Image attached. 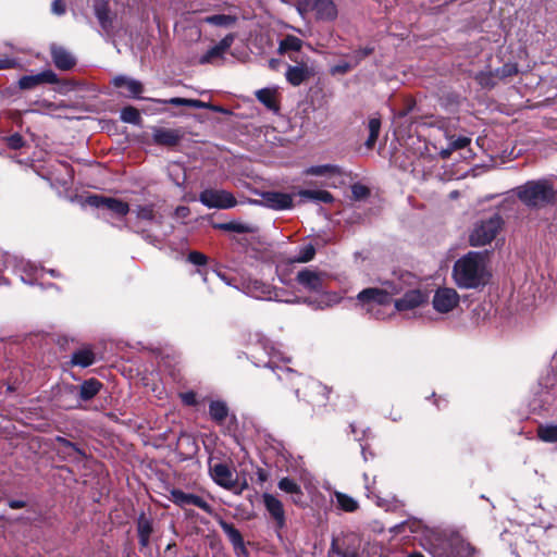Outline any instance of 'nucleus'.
<instances>
[{
    "label": "nucleus",
    "mask_w": 557,
    "mask_h": 557,
    "mask_svg": "<svg viewBox=\"0 0 557 557\" xmlns=\"http://www.w3.org/2000/svg\"><path fill=\"white\" fill-rule=\"evenodd\" d=\"M451 277L459 288L478 289L485 286L491 278L486 256L482 252L469 251L456 260Z\"/></svg>",
    "instance_id": "nucleus-1"
},
{
    "label": "nucleus",
    "mask_w": 557,
    "mask_h": 557,
    "mask_svg": "<svg viewBox=\"0 0 557 557\" xmlns=\"http://www.w3.org/2000/svg\"><path fill=\"white\" fill-rule=\"evenodd\" d=\"M400 281L401 280H391L384 282L381 287H370L361 290L357 295V305L364 312L380 318L379 311H374L375 307L388 305L393 296L401 294L404 287Z\"/></svg>",
    "instance_id": "nucleus-2"
},
{
    "label": "nucleus",
    "mask_w": 557,
    "mask_h": 557,
    "mask_svg": "<svg viewBox=\"0 0 557 557\" xmlns=\"http://www.w3.org/2000/svg\"><path fill=\"white\" fill-rule=\"evenodd\" d=\"M280 380H287L290 381L293 386H296L295 393L297 397H300V388L298 387L299 384L305 385V391L302 393L304 398H306L308 401L323 405L326 400V386L322 385L320 382L308 379L302 376L301 374L295 373L292 369L286 368L284 370H281V373L277 374Z\"/></svg>",
    "instance_id": "nucleus-3"
},
{
    "label": "nucleus",
    "mask_w": 557,
    "mask_h": 557,
    "mask_svg": "<svg viewBox=\"0 0 557 557\" xmlns=\"http://www.w3.org/2000/svg\"><path fill=\"white\" fill-rule=\"evenodd\" d=\"M518 198L528 207H541L550 202L555 191L547 181H529L516 188Z\"/></svg>",
    "instance_id": "nucleus-4"
},
{
    "label": "nucleus",
    "mask_w": 557,
    "mask_h": 557,
    "mask_svg": "<svg viewBox=\"0 0 557 557\" xmlns=\"http://www.w3.org/2000/svg\"><path fill=\"white\" fill-rule=\"evenodd\" d=\"M504 221L499 214L476 222L470 233L469 242L473 247L491 244L502 230Z\"/></svg>",
    "instance_id": "nucleus-5"
},
{
    "label": "nucleus",
    "mask_w": 557,
    "mask_h": 557,
    "mask_svg": "<svg viewBox=\"0 0 557 557\" xmlns=\"http://www.w3.org/2000/svg\"><path fill=\"white\" fill-rule=\"evenodd\" d=\"M0 264L3 270L13 268L15 272L21 273V280L29 285H34L45 272L44 268H38L35 263L8 252L0 256Z\"/></svg>",
    "instance_id": "nucleus-6"
},
{
    "label": "nucleus",
    "mask_w": 557,
    "mask_h": 557,
    "mask_svg": "<svg viewBox=\"0 0 557 557\" xmlns=\"http://www.w3.org/2000/svg\"><path fill=\"white\" fill-rule=\"evenodd\" d=\"M298 11L301 15L312 12L315 20L321 22H333L338 15L333 0H298Z\"/></svg>",
    "instance_id": "nucleus-7"
},
{
    "label": "nucleus",
    "mask_w": 557,
    "mask_h": 557,
    "mask_svg": "<svg viewBox=\"0 0 557 557\" xmlns=\"http://www.w3.org/2000/svg\"><path fill=\"white\" fill-rule=\"evenodd\" d=\"M246 295L261 300H275L284 302H296L297 300L282 299L277 289L270 284L257 278L243 280L240 287Z\"/></svg>",
    "instance_id": "nucleus-8"
},
{
    "label": "nucleus",
    "mask_w": 557,
    "mask_h": 557,
    "mask_svg": "<svg viewBox=\"0 0 557 557\" xmlns=\"http://www.w3.org/2000/svg\"><path fill=\"white\" fill-rule=\"evenodd\" d=\"M199 201L209 209L226 210L234 208L237 200L224 189L207 188L199 194Z\"/></svg>",
    "instance_id": "nucleus-9"
},
{
    "label": "nucleus",
    "mask_w": 557,
    "mask_h": 557,
    "mask_svg": "<svg viewBox=\"0 0 557 557\" xmlns=\"http://www.w3.org/2000/svg\"><path fill=\"white\" fill-rule=\"evenodd\" d=\"M460 302V296L453 287H438L433 295V309L442 314L453 312Z\"/></svg>",
    "instance_id": "nucleus-10"
},
{
    "label": "nucleus",
    "mask_w": 557,
    "mask_h": 557,
    "mask_svg": "<svg viewBox=\"0 0 557 557\" xmlns=\"http://www.w3.org/2000/svg\"><path fill=\"white\" fill-rule=\"evenodd\" d=\"M410 277L411 276L409 274H407V275L396 278V280H401L400 284L404 287V290L401 292V293H404V296L395 301V308L398 311L412 310L426 301L425 295L421 290H419L417 288H410V289L406 288V286H405L406 280L410 278Z\"/></svg>",
    "instance_id": "nucleus-11"
},
{
    "label": "nucleus",
    "mask_w": 557,
    "mask_h": 557,
    "mask_svg": "<svg viewBox=\"0 0 557 557\" xmlns=\"http://www.w3.org/2000/svg\"><path fill=\"white\" fill-rule=\"evenodd\" d=\"M209 473L211 479L219 486L228 490L235 491L237 487V474L236 472L228 467L226 463L216 462L209 467Z\"/></svg>",
    "instance_id": "nucleus-12"
},
{
    "label": "nucleus",
    "mask_w": 557,
    "mask_h": 557,
    "mask_svg": "<svg viewBox=\"0 0 557 557\" xmlns=\"http://www.w3.org/2000/svg\"><path fill=\"white\" fill-rule=\"evenodd\" d=\"M102 384L96 379L86 380L78 387L74 385L66 386L64 392L76 399V404L70 405L69 407H77L79 400H90L99 393Z\"/></svg>",
    "instance_id": "nucleus-13"
},
{
    "label": "nucleus",
    "mask_w": 557,
    "mask_h": 557,
    "mask_svg": "<svg viewBox=\"0 0 557 557\" xmlns=\"http://www.w3.org/2000/svg\"><path fill=\"white\" fill-rule=\"evenodd\" d=\"M446 557H479V553L459 533H453L446 542Z\"/></svg>",
    "instance_id": "nucleus-14"
},
{
    "label": "nucleus",
    "mask_w": 557,
    "mask_h": 557,
    "mask_svg": "<svg viewBox=\"0 0 557 557\" xmlns=\"http://www.w3.org/2000/svg\"><path fill=\"white\" fill-rule=\"evenodd\" d=\"M86 203L98 209H107L117 216H124L129 211V206L119 199L91 195L86 198Z\"/></svg>",
    "instance_id": "nucleus-15"
},
{
    "label": "nucleus",
    "mask_w": 557,
    "mask_h": 557,
    "mask_svg": "<svg viewBox=\"0 0 557 557\" xmlns=\"http://www.w3.org/2000/svg\"><path fill=\"white\" fill-rule=\"evenodd\" d=\"M315 75L313 62H300L288 65L285 72L286 81L293 86H299Z\"/></svg>",
    "instance_id": "nucleus-16"
},
{
    "label": "nucleus",
    "mask_w": 557,
    "mask_h": 557,
    "mask_svg": "<svg viewBox=\"0 0 557 557\" xmlns=\"http://www.w3.org/2000/svg\"><path fill=\"white\" fill-rule=\"evenodd\" d=\"M171 496L172 500L181 507L193 505L208 513L212 512V507L202 497L195 494L185 493L181 490H173L171 492Z\"/></svg>",
    "instance_id": "nucleus-17"
},
{
    "label": "nucleus",
    "mask_w": 557,
    "mask_h": 557,
    "mask_svg": "<svg viewBox=\"0 0 557 557\" xmlns=\"http://www.w3.org/2000/svg\"><path fill=\"white\" fill-rule=\"evenodd\" d=\"M184 133L178 128L153 127L152 140L160 146L172 147L177 145Z\"/></svg>",
    "instance_id": "nucleus-18"
},
{
    "label": "nucleus",
    "mask_w": 557,
    "mask_h": 557,
    "mask_svg": "<svg viewBox=\"0 0 557 557\" xmlns=\"http://www.w3.org/2000/svg\"><path fill=\"white\" fill-rule=\"evenodd\" d=\"M58 77L51 70L42 71L35 75H25L18 79V87L21 89H33L42 84H55Z\"/></svg>",
    "instance_id": "nucleus-19"
},
{
    "label": "nucleus",
    "mask_w": 557,
    "mask_h": 557,
    "mask_svg": "<svg viewBox=\"0 0 557 557\" xmlns=\"http://www.w3.org/2000/svg\"><path fill=\"white\" fill-rule=\"evenodd\" d=\"M262 500L267 511L276 522V525L278 528H283L286 521L283 503L276 496L270 493H264L262 495Z\"/></svg>",
    "instance_id": "nucleus-20"
},
{
    "label": "nucleus",
    "mask_w": 557,
    "mask_h": 557,
    "mask_svg": "<svg viewBox=\"0 0 557 557\" xmlns=\"http://www.w3.org/2000/svg\"><path fill=\"white\" fill-rule=\"evenodd\" d=\"M262 200L268 208L274 210H286L293 207V195L280 191H267Z\"/></svg>",
    "instance_id": "nucleus-21"
},
{
    "label": "nucleus",
    "mask_w": 557,
    "mask_h": 557,
    "mask_svg": "<svg viewBox=\"0 0 557 557\" xmlns=\"http://www.w3.org/2000/svg\"><path fill=\"white\" fill-rule=\"evenodd\" d=\"M277 487L285 494H288L290 496L292 503H294L296 506H305L304 492L300 485L294 479L288 476L282 478L277 482Z\"/></svg>",
    "instance_id": "nucleus-22"
},
{
    "label": "nucleus",
    "mask_w": 557,
    "mask_h": 557,
    "mask_svg": "<svg viewBox=\"0 0 557 557\" xmlns=\"http://www.w3.org/2000/svg\"><path fill=\"white\" fill-rule=\"evenodd\" d=\"M297 282L310 292H320L323 288L324 277L321 273L302 270L297 274Z\"/></svg>",
    "instance_id": "nucleus-23"
},
{
    "label": "nucleus",
    "mask_w": 557,
    "mask_h": 557,
    "mask_svg": "<svg viewBox=\"0 0 557 557\" xmlns=\"http://www.w3.org/2000/svg\"><path fill=\"white\" fill-rule=\"evenodd\" d=\"M343 296L335 292H324L318 298H306L304 301L314 309H325L338 305Z\"/></svg>",
    "instance_id": "nucleus-24"
},
{
    "label": "nucleus",
    "mask_w": 557,
    "mask_h": 557,
    "mask_svg": "<svg viewBox=\"0 0 557 557\" xmlns=\"http://www.w3.org/2000/svg\"><path fill=\"white\" fill-rule=\"evenodd\" d=\"M51 55L55 66L60 70H70L75 64L74 57L62 47L52 46Z\"/></svg>",
    "instance_id": "nucleus-25"
},
{
    "label": "nucleus",
    "mask_w": 557,
    "mask_h": 557,
    "mask_svg": "<svg viewBox=\"0 0 557 557\" xmlns=\"http://www.w3.org/2000/svg\"><path fill=\"white\" fill-rule=\"evenodd\" d=\"M94 11L102 29L108 33L112 26L108 2L104 0H95Z\"/></svg>",
    "instance_id": "nucleus-26"
},
{
    "label": "nucleus",
    "mask_w": 557,
    "mask_h": 557,
    "mask_svg": "<svg viewBox=\"0 0 557 557\" xmlns=\"http://www.w3.org/2000/svg\"><path fill=\"white\" fill-rule=\"evenodd\" d=\"M214 228L222 230L225 232H233L238 234L255 233L256 227L250 223H244L240 221H231L226 223H215Z\"/></svg>",
    "instance_id": "nucleus-27"
},
{
    "label": "nucleus",
    "mask_w": 557,
    "mask_h": 557,
    "mask_svg": "<svg viewBox=\"0 0 557 557\" xmlns=\"http://www.w3.org/2000/svg\"><path fill=\"white\" fill-rule=\"evenodd\" d=\"M305 174L312 176L334 177L342 174L339 166L335 164L312 165L305 170Z\"/></svg>",
    "instance_id": "nucleus-28"
},
{
    "label": "nucleus",
    "mask_w": 557,
    "mask_h": 557,
    "mask_svg": "<svg viewBox=\"0 0 557 557\" xmlns=\"http://www.w3.org/2000/svg\"><path fill=\"white\" fill-rule=\"evenodd\" d=\"M137 532H138L139 544L143 547L148 546L149 541H150V535L152 533V522L144 513L140 515L137 520Z\"/></svg>",
    "instance_id": "nucleus-29"
},
{
    "label": "nucleus",
    "mask_w": 557,
    "mask_h": 557,
    "mask_svg": "<svg viewBox=\"0 0 557 557\" xmlns=\"http://www.w3.org/2000/svg\"><path fill=\"white\" fill-rule=\"evenodd\" d=\"M113 84L117 88H126L128 94L133 97H137L143 91L140 82L126 76H116L113 79Z\"/></svg>",
    "instance_id": "nucleus-30"
},
{
    "label": "nucleus",
    "mask_w": 557,
    "mask_h": 557,
    "mask_svg": "<svg viewBox=\"0 0 557 557\" xmlns=\"http://www.w3.org/2000/svg\"><path fill=\"white\" fill-rule=\"evenodd\" d=\"M301 198H305L314 202L330 203L334 200L331 193L320 189H302L298 191Z\"/></svg>",
    "instance_id": "nucleus-31"
},
{
    "label": "nucleus",
    "mask_w": 557,
    "mask_h": 557,
    "mask_svg": "<svg viewBox=\"0 0 557 557\" xmlns=\"http://www.w3.org/2000/svg\"><path fill=\"white\" fill-rule=\"evenodd\" d=\"M95 362V355L89 348H81L72 355L71 364L86 368Z\"/></svg>",
    "instance_id": "nucleus-32"
},
{
    "label": "nucleus",
    "mask_w": 557,
    "mask_h": 557,
    "mask_svg": "<svg viewBox=\"0 0 557 557\" xmlns=\"http://www.w3.org/2000/svg\"><path fill=\"white\" fill-rule=\"evenodd\" d=\"M257 99L263 103L268 109L277 111L278 106L276 102V91L271 88H263L256 92Z\"/></svg>",
    "instance_id": "nucleus-33"
},
{
    "label": "nucleus",
    "mask_w": 557,
    "mask_h": 557,
    "mask_svg": "<svg viewBox=\"0 0 557 557\" xmlns=\"http://www.w3.org/2000/svg\"><path fill=\"white\" fill-rule=\"evenodd\" d=\"M334 497L338 508L346 512H355L359 508L358 502L345 493L336 491L334 492Z\"/></svg>",
    "instance_id": "nucleus-34"
},
{
    "label": "nucleus",
    "mask_w": 557,
    "mask_h": 557,
    "mask_svg": "<svg viewBox=\"0 0 557 557\" xmlns=\"http://www.w3.org/2000/svg\"><path fill=\"white\" fill-rule=\"evenodd\" d=\"M209 413L212 420L222 423L228 414V408L225 403L213 400L210 403Z\"/></svg>",
    "instance_id": "nucleus-35"
},
{
    "label": "nucleus",
    "mask_w": 557,
    "mask_h": 557,
    "mask_svg": "<svg viewBox=\"0 0 557 557\" xmlns=\"http://www.w3.org/2000/svg\"><path fill=\"white\" fill-rule=\"evenodd\" d=\"M302 47V40L296 36L288 35L280 41L278 51L280 53H286L288 51H299Z\"/></svg>",
    "instance_id": "nucleus-36"
},
{
    "label": "nucleus",
    "mask_w": 557,
    "mask_h": 557,
    "mask_svg": "<svg viewBox=\"0 0 557 557\" xmlns=\"http://www.w3.org/2000/svg\"><path fill=\"white\" fill-rule=\"evenodd\" d=\"M537 436L543 442H547V443L557 442V425H555V424L540 425L537 429Z\"/></svg>",
    "instance_id": "nucleus-37"
},
{
    "label": "nucleus",
    "mask_w": 557,
    "mask_h": 557,
    "mask_svg": "<svg viewBox=\"0 0 557 557\" xmlns=\"http://www.w3.org/2000/svg\"><path fill=\"white\" fill-rule=\"evenodd\" d=\"M221 528L234 546H243L244 541L242 534L233 524L222 522Z\"/></svg>",
    "instance_id": "nucleus-38"
},
{
    "label": "nucleus",
    "mask_w": 557,
    "mask_h": 557,
    "mask_svg": "<svg viewBox=\"0 0 557 557\" xmlns=\"http://www.w3.org/2000/svg\"><path fill=\"white\" fill-rule=\"evenodd\" d=\"M121 119L125 123L138 125L141 122L139 111L133 107H126L121 111Z\"/></svg>",
    "instance_id": "nucleus-39"
},
{
    "label": "nucleus",
    "mask_w": 557,
    "mask_h": 557,
    "mask_svg": "<svg viewBox=\"0 0 557 557\" xmlns=\"http://www.w3.org/2000/svg\"><path fill=\"white\" fill-rule=\"evenodd\" d=\"M203 21L215 26H230L235 22V17L226 14H215L205 17Z\"/></svg>",
    "instance_id": "nucleus-40"
},
{
    "label": "nucleus",
    "mask_w": 557,
    "mask_h": 557,
    "mask_svg": "<svg viewBox=\"0 0 557 557\" xmlns=\"http://www.w3.org/2000/svg\"><path fill=\"white\" fill-rule=\"evenodd\" d=\"M314 255H315V248L313 247V245L308 244V245L302 246L299 249L298 255L295 256L292 259V261L293 262H308L313 259Z\"/></svg>",
    "instance_id": "nucleus-41"
},
{
    "label": "nucleus",
    "mask_w": 557,
    "mask_h": 557,
    "mask_svg": "<svg viewBox=\"0 0 557 557\" xmlns=\"http://www.w3.org/2000/svg\"><path fill=\"white\" fill-rule=\"evenodd\" d=\"M518 73V66L516 63H506L502 67L495 71V76L499 79H504L513 76Z\"/></svg>",
    "instance_id": "nucleus-42"
},
{
    "label": "nucleus",
    "mask_w": 557,
    "mask_h": 557,
    "mask_svg": "<svg viewBox=\"0 0 557 557\" xmlns=\"http://www.w3.org/2000/svg\"><path fill=\"white\" fill-rule=\"evenodd\" d=\"M138 219L152 221L154 219L153 207L150 205L147 206H138L135 210Z\"/></svg>",
    "instance_id": "nucleus-43"
},
{
    "label": "nucleus",
    "mask_w": 557,
    "mask_h": 557,
    "mask_svg": "<svg viewBox=\"0 0 557 557\" xmlns=\"http://www.w3.org/2000/svg\"><path fill=\"white\" fill-rule=\"evenodd\" d=\"M495 72H481L476 75V81L482 87L491 88L495 85Z\"/></svg>",
    "instance_id": "nucleus-44"
},
{
    "label": "nucleus",
    "mask_w": 557,
    "mask_h": 557,
    "mask_svg": "<svg viewBox=\"0 0 557 557\" xmlns=\"http://www.w3.org/2000/svg\"><path fill=\"white\" fill-rule=\"evenodd\" d=\"M355 66H356L355 61L352 63L343 61V62H339V63L333 65L330 70V72L332 75L346 74Z\"/></svg>",
    "instance_id": "nucleus-45"
},
{
    "label": "nucleus",
    "mask_w": 557,
    "mask_h": 557,
    "mask_svg": "<svg viewBox=\"0 0 557 557\" xmlns=\"http://www.w3.org/2000/svg\"><path fill=\"white\" fill-rule=\"evenodd\" d=\"M397 528L401 529V530H405L406 528H408L411 533H418L424 528V525H423L422 521H420V520L410 519V520L405 521L400 525H397Z\"/></svg>",
    "instance_id": "nucleus-46"
},
{
    "label": "nucleus",
    "mask_w": 557,
    "mask_h": 557,
    "mask_svg": "<svg viewBox=\"0 0 557 557\" xmlns=\"http://www.w3.org/2000/svg\"><path fill=\"white\" fill-rule=\"evenodd\" d=\"M369 193V188L362 184H354L351 186V194L355 200L364 199L366 197H368Z\"/></svg>",
    "instance_id": "nucleus-47"
},
{
    "label": "nucleus",
    "mask_w": 557,
    "mask_h": 557,
    "mask_svg": "<svg viewBox=\"0 0 557 557\" xmlns=\"http://www.w3.org/2000/svg\"><path fill=\"white\" fill-rule=\"evenodd\" d=\"M448 140H449V145H450L451 149L458 150V149H462L466 146H468L470 144L471 139L466 136H459L457 138L451 136L448 138Z\"/></svg>",
    "instance_id": "nucleus-48"
},
{
    "label": "nucleus",
    "mask_w": 557,
    "mask_h": 557,
    "mask_svg": "<svg viewBox=\"0 0 557 557\" xmlns=\"http://www.w3.org/2000/svg\"><path fill=\"white\" fill-rule=\"evenodd\" d=\"M5 140L8 146L14 150L22 148L25 144L23 137L17 133L7 137Z\"/></svg>",
    "instance_id": "nucleus-49"
},
{
    "label": "nucleus",
    "mask_w": 557,
    "mask_h": 557,
    "mask_svg": "<svg viewBox=\"0 0 557 557\" xmlns=\"http://www.w3.org/2000/svg\"><path fill=\"white\" fill-rule=\"evenodd\" d=\"M187 259L190 263L199 267L205 265L208 261L206 255L199 251H190Z\"/></svg>",
    "instance_id": "nucleus-50"
},
{
    "label": "nucleus",
    "mask_w": 557,
    "mask_h": 557,
    "mask_svg": "<svg viewBox=\"0 0 557 557\" xmlns=\"http://www.w3.org/2000/svg\"><path fill=\"white\" fill-rule=\"evenodd\" d=\"M223 54L222 51H220V49L216 47V45L214 47H212L211 49H209L201 58H200V63H209L211 62L213 59L215 58H219Z\"/></svg>",
    "instance_id": "nucleus-51"
},
{
    "label": "nucleus",
    "mask_w": 557,
    "mask_h": 557,
    "mask_svg": "<svg viewBox=\"0 0 557 557\" xmlns=\"http://www.w3.org/2000/svg\"><path fill=\"white\" fill-rule=\"evenodd\" d=\"M373 52L372 48L366 47L362 49L357 50L351 55L352 61H355V65H357L362 59H364L367 55L371 54Z\"/></svg>",
    "instance_id": "nucleus-52"
},
{
    "label": "nucleus",
    "mask_w": 557,
    "mask_h": 557,
    "mask_svg": "<svg viewBox=\"0 0 557 557\" xmlns=\"http://www.w3.org/2000/svg\"><path fill=\"white\" fill-rule=\"evenodd\" d=\"M55 441L60 445L59 450L64 448H71V450L79 453V448L74 443L67 441L66 438L58 436Z\"/></svg>",
    "instance_id": "nucleus-53"
},
{
    "label": "nucleus",
    "mask_w": 557,
    "mask_h": 557,
    "mask_svg": "<svg viewBox=\"0 0 557 557\" xmlns=\"http://www.w3.org/2000/svg\"><path fill=\"white\" fill-rule=\"evenodd\" d=\"M55 441L60 445L59 450L64 448H71V450L79 453V448L74 443L67 441L66 438L58 436Z\"/></svg>",
    "instance_id": "nucleus-54"
},
{
    "label": "nucleus",
    "mask_w": 557,
    "mask_h": 557,
    "mask_svg": "<svg viewBox=\"0 0 557 557\" xmlns=\"http://www.w3.org/2000/svg\"><path fill=\"white\" fill-rule=\"evenodd\" d=\"M186 107L195 109H213L209 103L198 99H186Z\"/></svg>",
    "instance_id": "nucleus-55"
},
{
    "label": "nucleus",
    "mask_w": 557,
    "mask_h": 557,
    "mask_svg": "<svg viewBox=\"0 0 557 557\" xmlns=\"http://www.w3.org/2000/svg\"><path fill=\"white\" fill-rule=\"evenodd\" d=\"M233 41H234V36L227 35L219 44H216V47L220 49V51H222L224 53L230 49Z\"/></svg>",
    "instance_id": "nucleus-56"
},
{
    "label": "nucleus",
    "mask_w": 557,
    "mask_h": 557,
    "mask_svg": "<svg viewBox=\"0 0 557 557\" xmlns=\"http://www.w3.org/2000/svg\"><path fill=\"white\" fill-rule=\"evenodd\" d=\"M154 101L158 103H162V104L185 106L186 107V98L174 97V98H170V99H165V100L158 99Z\"/></svg>",
    "instance_id": "nucleus-57"
},
{
    "label": "nucleus",
    "mask_w": 557,
    "mask_h": 557,
    "mask_svg": "<svg viewBox=\"0 0 557 557\" xmlns=\"http://www.w3.org/2000/svg\"><path fill=\"white\" fill-rule=\"evenodd\" d=\"M51 11L55 15H63L65 13V3L62 0H53Z\"/></svg>",
    "instance_id": "nucleus-58"
},
{
    "label": "nucleus",
    "mask_w": 557,
    "mask_h": 557,
    "mask_svg": "<svg viewBox=\"0 0 557 557\" xmlns=\"http://www.w3.org/2000/svg\"><path fill=\"white\" fill-rule=\"evenodd\" d=\"M181 399L185 405L195 406L196 405V394L194 392H186L181 394Z\"/></svg>",
    "instance_id": "nucleus-59"
},
{
    "label": "nucleus",
    "mask_w": 557,
    "mask_h": 557,
    "mask_svg": "<svg viewBox=\"0 0 557 557\" xmlns=\"http://www.w3.org/2000/svg\"><path fill=\"white\" fill-rule=\"evenodd\" d=\"M369 133H380L381 129V121L377 117H372L368 124Z\"/></svg>",
    "instance_id": "nucleus-60"
},
{
    "label": "nucleus",
    "mask_w": 557,
    "mask_h": 557,
    "mask_svg": "<svg viewBox=\"0 0 557 557\" xmlns=\"http://www.w3.org/2000/svg\"><path fill=\"white\" fill-rule=\"evenodd\" d=\"M189 213H190V210L186 206H178L174 212L175 216L178 219H185L189 215Z\"/></svg>",
    "instance_id": "nucleus-61"
},
{
    "label": "nucleus",
    "mask_w": 557,
    "mask_h": 557,
    "mask_svg": "<svg viewBox=\"0 0 557 557\" xmlns=\"http://www.w3.org/2000/svg\"><path fill=\"white\" fill-rule=\"evenodd\" d=\"M344 549H342L338 544H337V540L336 539H333L332 542H331V546H330V550H329V554L330 555H336V556H339L342 553H343Z\"/></svg>",
    "instance_id": "nucleus-62"
},
{
    "label": "nucleus",
    "mask_w": 557,
    "mask_h": 557,
    "mask_svg": "<svg viewBox=\"0 0 557 557\" xmlns=\"http://www.w3.org/2000/svg\"><path fill=\"white\" fill-rule=\"evenodd\" d=\"M380 133H369V137L366 141L367 148L371 149L374 147Z\"/></svg>",
    "instance_id": "nucleus-63"
},
{
    "label": "nucleus",
    "mask_w": 557,
    "mask_h": 557,
    "mask_svg": "<svg viewBox=\"0 0 557 557\" xmlns=\"http://www.w3.org/2000/svg\"><path fill=\"white\" fill-rule=\"evenodd\" d=\"M338 557H358V552L356 548H347Z\"/></svg>",
    "instance_id": "nucleus-64"
}]
</instances>
